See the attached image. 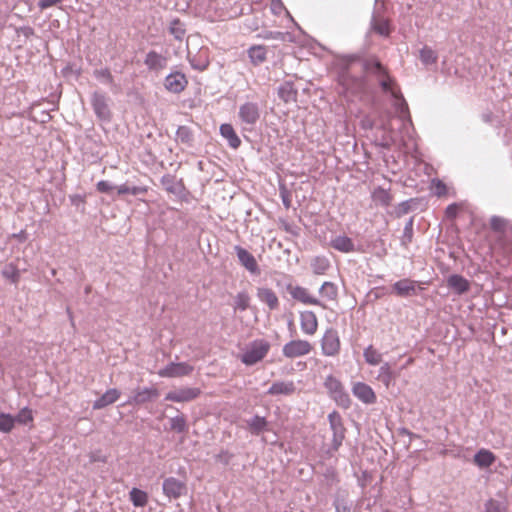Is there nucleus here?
Returning a JSON list of instances; mask_svg holds the SVG:
<instances>
[{"mask_svg":"<svg viewBox=\"0 0 512 512\" xmlns=\"http://www.w3.org/2000/svg\"><path fill=\"white\" fill-rule=\"evenodd\" d=\"M410 201H403L400 204H398L395 208V215L396 217H402L403 215L407 214L410 211Z\"/></svg>","mask_w":512,"mask_h":512,"instance_id":"obj_56","label":"nucleus"},{"mask_svg":"<svg viewBox=\"0 0 512 512\" xmlns=\"http://www.w3.org/2000/svg\"><path fill=\"white\" fill-rule=\"evenodd\" d=\"M330 267V262L326 257L317 256L311 261V269L316 275H323Z\"/></svg>","mask_w":512,"mask_h":512,"instance_id":"obj_38","label":"nucleus"},{"mask_svg":"<svg viewBox=\"0 0 512 512\" xmlns=\"http://www.w3.org/2000/svg\"><path fill=\"white\" fill-rule=\"evenodd\" d=\"M249 431L253 435H259L267 430L268 422L265 417L255 415L246 421Z\"/></svg>","mask_w":512,"mask_h":512,"instance_id":"obj_32","label":"nucleus"},{"mask_svg":"<svg viewBox=\"0 0 512 512\" xmlns=\"http://www.w3.org/2000/svg\"><path fill=\"white\" fill-rule=\"evenodd\" d=\"M129 497L135 507H144L148 502L147 493L138 488H132L129 492Z\"/></svg>","mask_w":512,"mask_h":512,"instance_id":"obj_39","label":"nucleus"},{"mask_svg":"<svg viewBox=\"0 0 512 512\" xmlns=\"http://www.w3.org/2000/svg\"><path fill=\"white\" fill-rule=\"evenodd\" d=\"M494 461L495 455L487 449H480L474 456V463L480 468H488Z\"/></svg>","mask_w":512,"mask_h":512,"instance_id":"obj_33","label":"nucleus"},{"mask_svg":"<svg viewBox=\"0 0 512 512\" xmlns=\"http://www.w3.org/2000/svg\"><path fill=\"white\" fill-rule=\"evenodd\" d=\"M170 427L177 433H183L187 430L186 419L183 415H178L170 419Z\"/></svg>","mask_w":512,"mask_h":512,"instance_id":"obj_46","label":"nucleus"},{"mask_svg":"<svg viewBox=\"0 0 512 512\" xmlns=\"http://www.w3.org/2000/svg\"><path fill=\"white\" fill-rule=\"evenodd\" d=\"M324 386L339 406L343 408H348L350 406V397L344 390L342 383L337 378L332 375L327 376Z\"/></svg>","mask_w":512,"mask_h":512,"instance_id":"obj_3","label":"nucleus"},{"mask_svg":"<svg viewBox=\"0 0 512 512\" xmlns=\"http://www.w3.org/2000/svg\"><path fill=\"white\" fill-rule=\"evenodd\" d=\"M231 458H232V455L228 451H224V450L221 451L216 456L217 461L222 462L225 465L229 464Z\"/></svg>","mask_w":512,"mask_h":512,"instance_id":"obj_59","label":"nucleus"},{"mask_svg":"<svg viewBox=\"0 0 512 512\" xmlns=\"http://www.w3.org/2000/svg\"><path fill=\"white\" fill-rule=\"evenodd\" d=\"M321 352L326 357H335L340 353L341 341L339 333L334 328L325 330L321 340Z\"/></svg>","mask_w":512,"mask_h":512,"instance_id":"obj_4","label":"nucleus"},{"mask_svg":"<svg viewBox=\"0 0 512 512\" xmlns=\"http://www.w3.org/2000/svg\"><path fill=\"white\" fill-rule=\"evenodd\" d=\"M328 421L330 424V429L332 431V444L330 451L336 452L338 451V449L343 443V440L345 439L346 429L343 425L341 415L336 411H333L328 415Z\"/></svg>","mask_w":512,"mask_h":512,"instance_id":"obj_5","label":"nucleus"},{"mask_svg":"<svg viewBox=\"0 0 512 512\" xmlns=\"http://www.w3.org/2000/svg\"><path fill=\"white\" fill-rule=\"evenodd\" d=\"M188 80L184 73L174 71L169 73L164 79V87L167 91L174 94L181 93L187 86Z\"/></svg>","mask_w":512,"mask_h":512,"instance_id":"obj_13","label":"nucleus"},{"mask_svg":"<svg viewBox=\"0 0 512 512\" xmlns=\"http://www.w3.org/2000/svg\"><path fill=\"white\" fill-rule=\"evenodd\" d=\"M339 85L342 86L343 92L357 94L364 88V82L361 77L353 76L348 70H343L338 77Z\"/></svg>","mask_w":512,"mask_h":512,"instance_id":"obj_9","label":"nucleus"},{"mask_svg":"<svg viewBox=\"0 0 512 512\" xmlns=\"http://www.w3.org/2000/svg\"><path fill=\"white\" fill-rule=\"evenodd\" d=\"M331 246L342 253L355 251V245L351 238L346 235H338L331 240Z\"/></svg>","mask_w":512,"mask_h":512,"instance_id":"obj_27","label":"nucleus"},{"mask_svg":"<svg viewBox=\"0 0 512 512\" xmlns=\"http://www.w3.org/2000/svg\"><path fill=\"white\" fill-rule=\"evenodd\" d=\"M371 198L376 205L383 207H388L393 201L390 191L380 186L372 191Z\"/></svg>","mask_w":512,"mask_h":512,"instance_id":"obj_29","label":"nucleus"},{"mask_svg":"<svg viewBox=\"0 0 512 512\" xmlns=\"http://www.w3.org/2000/svg\"><path fill=\"white\" fill-rule=\"evenodd\" d=\"M177 139L183 143H189L192 141V133L186 126H180L176 132Z\"/></svg>","mask_w":512,"mask_h":512,"instance_id":"obj_53","label":"nucleus"},{"mask_svg":"<svg viewBox=\"0 0 512 512\" xmlns=\"http://www.w3.org/2000/svg\"><path fill=\"white\" fill-rule=\"evenodd\" d=\"M447 285L458 295H462L470 289L469 281L459 274L450 275L447 279Z\"/></svg>","mask_w":512,"mask_h":512,"instance_id":"obj_25","label":"nucleus"},{"mask_svg":"<svg viewBox=\"0 0 512 512\" xmlns=\"http://www.w3.org/2000/svg\"><path fill=\"white\" fill-rule=\"evenodd\" d=\"M168 59L166 56L151 50L146 54L144 64L150 71L159 72L167 67Z\"/></svg>","mask_w":512,"mask_h":512,"instance_id":"obj_19","label":"nucleus"},{"mask_svg":"<svg viewBox=\"0 0 512 512\" xmlns=\"http://www.w3.org/2000/svg\"><path fill=\"white\" fill-rule=\"evenodd\" d=\"M288 289L294 300L305 305H315L326 308V305L321 300L311 295L307 288L302 286H291Z\"/></svg>","mask_w":512,"mask_h":512,"instance_id":"obj_15","label":"nucleus"},{"mask_svg":"<svg viewBox=\"0 0 512 512\" xmlns=\"http://www.w3.org/2000/svg\"><path fill=\"white\" fill-rule=\"evenodd\" d=\"M16 32L19 35H23L25 38H29L34 34L33 28L29 26H22L16 29Z\"/></svg>","mask_w":512,"mask_h":512,"instance_id":"obj_60","label":"nucleus"},{"mask_svg":"<svg viewBox=\"0 0 512 512\" xmlns=\"http://www.w3.org/2000/svg\"><path fill=\"white\" fill-rule=\"evenodd\" d=\"M189 63L191 67L198 71H204L209 66L208 56L204 52H200L195 56H188Z\"/></svg>","mask_w":512,"mask_h":512,"instance_id":"obj_37","label":"nucleus"},{"mask_svg":"<svg viewBox=\"0 0 512 512\" xmlns=\"http://www.w3.org/2000/svg\"><path fill=\"white\" fill-rule=\"evenodd\" d=\"M270 343L264 339H256L249 343L240 359L245 365L251 366L261 361L269 352Z\"/></svg>","mask_w":512,"mask_h":512,"instance_id":"obj_2","label":"nucleus"},{"mask_svg":"<svg viewBox=\"0 0 512 512\" xmlns=\"http://www.w3.org/2000/svg\"><path fill=\"white\" fill-rule=\"evenodd\" d=\"M2 276L13 284H17L20 280V271L13 263H9L3 268Z\"/></svg>","mask_w":512,"mask_h":512,"instance_id":"obj_43","label":"nucleus"},{"mask_svg":"<svg viewBox=\"0 0 512 512\" xmlns=\"http://www.w3.org/2000/svg\"><path fill=\"white\" fill-rule=\"evenodd\" d=\"M96 188L101 193H109L114 189V185L106 180H101L97 183Z\"/></svg>","mask_w":512,"mask_h":512,"instance_id":"obj_57","label":"nucleus"},{"mask_svg":"<svg viewBox=\"0 0 512 512\" xmlns=\"http://www.w3.org/2000/svg\"><path fill=\"white\" fill-rule=\"evenodd\" d=\"M15 426L14 416L8 413H0V432L10 433Z\"/></svg>","mask_w":512,"mask_h":512,"instance_id":"obj_45","label":"nucleus"},{"mask_svg":"<svg viewBox=\"0 0 512 512\" xmlns=\"http://www.w3.org/2000/svg\"><path fill=\"white\" fill-rule=\"evenodd\" d=\"M280 197L282 199V203L286 209L291 206V198L288 190L285 187H280Z\"/></svg>","mask_w":512,"mask_h":512,"instance_id":"obj_58","label":"nucleus"},{"mask_svg":"<svg viewBox=\"0 0 512 512\" xmlns=\"http://www.w3.org/2000/svg\"><path fill=\"white\" fill-rule=\"evenodd\" d=\"M365 361L370 365H378L382 360V355L372 345H369L363 352Z\"/></svg>","mask_w":512,"mask_h":512,"instance_id":"obj_44","label":"nucleus"},{"mask_svg":"<svg viewBox=\"0 0 512 512\" xmlns=\"http://www.w3.org/2000/svg\"><path fill=\"white\" fill-rule=\"evenodd\" d=\"M352 392L356 398L365 404H372L376 401V395L373 389L363 382H356L352 387Z\"/></svg>","mask_w":512,"mask_h":512,"instance_id":"obj_20","label":"nucleus"},{"mask_svg":"<svg viewBox=\"0 0 512 512\" xmlns=\"http://www.w3.org/2000/svg\"><path fill=\"white\" fill-rule=\"evenodd\" d=\"M419 58L424 65H431L436 63L438 56L432 48L424 46L419 52Z\"/></svg>","mask_w":512,"mask_h":512,"instance_id":"obj_41","label":"nucleus"},{"mask_svg":"<svg viewBox=\"0 0 512 512\" xmlns=\"http://www.w3.org/2000/svg\"><path fill=\"white\" fill-rule=\"evenodd\" d=\"M194 368L187 362H170L160 369L157 374L162 378H178L188 376Z\"/></svg>","mask_w":512,"mask_h":512,"instance_id":"obj_8","label":"nucleus"},{"mask_svg":"<svg viewBox=\"0 0 512 512\" xmlns=\"http://www.w3.org/2000/svg\"><path fill=\"white\" fill-rule=\"evenodd\" d=\"M383 130L380 145L384 148H390L393 144L399 141L398 134L394 131L391 125V114L387 115V119L383 120L379 126Z\"/></svg>","mask_w":512,"mask_h":512,"instance_id":"obj_18","label":"nucleus"},{"mask_svg":"<svg viewBox=\"0 0 512 512\" xmlns=\"http://www.w3.org/2000/svg\"><path fill=\"white\" fill-rule=\"evenodd\" d=\"M457 212H458V206H457V204H450V205L446 208V215H447V217H449V218H454V217H456Z\"/></svg>","mask_w":512,"mask_h":512,"instance_id":"obj_62","label":"nucleus"},{"mask_svg":"<svg viewBox=\"0 0 512 512\" xmlns=\"http://www.w3.org/2000/svg\"><path fill=\"white\" fill-rule=\"evenodd\" d=\"M201 394V390L195 387H182L170 391L166 394L165 400L176 403L189 402L196 399Z\"/></svg>","mask_w":512,"mask_h":512,"instance_id":"obj_14","label":"nucleus"},{"mask_svg":"<svg viewBox=\"0 0 512 512\" xmlns=\"http://www.w3.org/2000/svg\"><path fill=\"white\" fill-rule=\"evenodd\" d=\"M159 396V391L155 387L136 388L133 394L129 397L126 404L128 405H142L153 401Z\"/></svg>","mask_w":512,"mask_h":512,"instance_id":"obj_11","label":"nucleus"},{"mask_svg":"<svg viewBox=\"0 0 512 512\" xmlns=\"http://www.w3.org/2000/svg\"><path fill=\"white\" fill-rule=\"evenodd\" d=\"M251 297L247 291L243 290L236 294L233 302L234 311H245L250 306Z\"/></svg>","mask_w":512,"mask_h":512,"instance_id":"obj_34","label":"nucleus"},{"mask_svg":"<svg viewBox=\"0 0 512 512\" xmlns=\"http://www.w3.org/2000/svg\"><path fill=\"white\" fill-rule=\"evenodd\" d=\"M301 331L309 336L314 335L318 329L317 316L313 311L305 310L299 314Z\"/></svg>","mask_w":512,"mask_h":512,"instance_id":"obj_17","label":"nucleus"},{"mask_svg":"<svg viewBox=\"0 0 512 512\" xmlns=\"http://www.w3.org/2000/svg\"><path fill=\"white\" fill-rule=\"evenodd\" d=\"M378 380L381 381L387 388L390 386V384L392 383L393 381V372L391 370V367L389 365V363H384L380 369H379V373H378Z\"/></svg>","mask_w":512,"mask_h":512,"instance_id":"obj_42","label":"nucleus"},{"mask_svg":"<svg viewBox=\"0 0 512 512\" xmlns=\"http://www.w3.org/2000/svg\"><path fill=\"white\" fill-rule=\"evenodd\" d=\"M508 221L500 216H492L490 218V227L496 232H503L507 226Z\"/></svg>","mask_w":512,"mask_h":512,"instance_id":"obj_49","label":"nucleus"},{"mask_svg":"<svg viewBox=\"0 0 512 512\" xmlns=\"http://www.w3.org/2000/svg\"><path fill=\"white\" fill-rule=\"evenodd\" d=\"M238 117L251 130L260 119L259 105L255 102L243 103L239 107Z\"/></svg>","mask_w":512,"mask_h":512,"instance_id":"obj_6","label":"nucleus"},{"mask_svg":"<svg viewBox=\"0 0 512 512\" xmlns=\"http://www.w3.org/2000/svg\"><path fill=\"white\" fill-rule=\"evenodd\" d=\"M248 57L253 65L258 66L266 60V49L264 46H252L248 50Z\"/></svg>","mask_w":512,"mask_h":512,"instance_id":"obj_35","label":"nucleus"},{"mask_svg":"<svg viewBox=\"0 0 512 512\" xmlns=\"http://www.w3.org/2000/svg\"><path fill=\"white\" fill-rule=\"evenodd\" d=\"M319 294L329 301H335L338 296V288L333 282L325 281L319 289Z\"/></svg>","mask_w":512,"mask_h":512,"instance_id":"obj_36","label":"nucleus"},{"mask_svg":"<svg viewBox=\"0 0 512 512\" xmlns=\"http://www.w3.org/2000/svg\"><path fill=\"white\" fill-rule=\"evenodd\" d=\"M432 184H433V192L435 195L440 197V196H443L446 194L447 188H446V185L442 181L433 180Z\"/></svg>","mask_w":512,"mask_h":512,"instance_id":"obj_55","label":"nucleus"},{"mask_svg":"<svg viewBox=\"0 0 512 512\" xmlns=\"http://www.w3.org/2000/svg\"><path fill=\"white\" fill-rule=\"evenodd\" d=\"M296 391V385L293 381H276L267 390L268 395L289 396Z\"/></svg>","mask_w":512,"mask_h":512,"instance_id":"obj_24","label":"nucleus"},{"mask_svg":"<svg viewBox=\"0 0 512 512\" xmlns=\"http://www.w3.org/2000/svg\"><path fill=\"white\" fill-rule=\"evenodd\" d=\"M416 284V281L406 278L395 282L392 288L397 296L408 297L416 294Z\"/></svg>","mask_w":512,"mask_h":512,"instance_id":"obj_23","label":"nucleus"},{"mask_svg":"<svg viewBox=\"0 0 512 512\" xmlns=\"http://www.w3.org/2000/svg\"><path fill=\"white\" fill-rule=\"evenodd\" d=\"M162 490L169 499H178L186 493L187 487L183 481L175 477H168L163 481Z\"/></svg>","mask_w":512,"mask_h":512,"instance_id":"obj_12","label":"nucleus"},{"mask_svg":"<svg viewBox=\"0 0 512 512\" xmlns=\"http://www.w3.org/2000/svg\"><path fill=\"white\" fill-rule=\"evenodd\" d=\"M298 92L291 81H285L278 87V97L285 103L296 102Z\"/></svg>","mask_w":512,"mask_h":512,"instance_id":"obj_28","label":"nucleus"},{"mask_svg":"<svg viewBox=\"0 0 512 512\" xmlns=\"http://www.w3.org/2000/svg\"><path fill=\"white\" fill-rule=\"evenodd\" d=\"M91 105L97 118L105 122L110 121L111 111L108 105V98L105 94L94 92L91 98Z\"/></svg>","mask_w":512,"mask_h":512,"instance_id":"obj_10","label":"nucleus"},{"mask_svg":"<svg viewBox=\"0 0 512 512\" xmlns=\"http://www.w3.org/2000/svg\"><path fill=\"white\" fill-rule=\"evenodd\" d=\"M220 134L223 138H225L228 142V145L237 149L241 145V140L236 134L233 126L231 124L225 123L220 126Z\"/></svg>","mask_w":512,"mask_h":512,"instance_id":"obj_30","label":"nucleus"},{"mask_svg":"<svg viewBox=\"0 0 512 512\" xmlns=\"http://www.w3.org/2000/svg\"><path fill=\"white\" fill-rule=\"evenodd\" d=\"M335 512H351L352 504L344 498H336L333 502Z\"/></svg>","mask_w":512,"mask_h":512,"instance_id":"obj_52","label":"nucleus"},{"mask_svg":"<svg viewBox=\"0 0 512 512\" xmlns=\"http://www.w3.org/2000/svg\"><path fill=\"white\" fill-rule=\"evenodd\" d=\"M169 32L176 40L182 41L186 34L184 23H182L179 19H173L169 25Z\"/></svg>","mask_w":512,"mask_h":512,"instance_id":"obj_40","label":"nucleus"},{"mask_svg":"<svg viewBox=\"0 0 512 512\" xmlns=\"http://www.w3.org/2000/svg\"><path fill=\"white\" fill-rule=\"evenodd\" d=\"M505 509L504 503L494 499H489L485 503V512H504Z\"/></svg>","mask_w":512,"mask_h":512,"instance_id":"obj_51","label":"nucleus"},{"mask_svg":"<svg viewBox=\"0 0 512 512\" xmlns=\"http://www.w3.org/2000/svg\"><path fill=\"white\" fill-rule=\"evenodd\" d=\"M117 192L119 195L130 194V186L127 184H122L118 186Z\"/></svg>","mask_w":512,"mask_h":512,"instance_id":"obj_64","label":"nucleus"},{"mask_svg":"<svg viewBox=\"0 0 512 512\" xmlns=\"http://www.w3.org/2000/svg\"><path fill=\"white\" fill-rule=\"evenodd\" d=\"M93 75L101 83L109 85L113 83V76L108 68L96 69Z\"/></svg>","mask_w":512,"mask_h":512,"instance_id":"obj_47","label":"nucleus"},{"mask_svg":"<svg viewBox=\"0 0 512 512\" xmlns=\"http://www.w3.org/2000/svg\"><path fill=\"white\" fill-rule=\"evenodd\" d=\"M311 350L312 345L309 341L296 339L287 342L282 348V353L286 358L293 359L308 355Z\"/></svg>","mask_w":512,"mask_h":512,"instance_id":"obj_7","label":"nucleus"},{"mask_svg":"<svg viewBox=\"0 0 512 512\" xmlns=\"http://www.w3.org/2000/svg\"><path fill=\"white\" fill-rule=\"evenodd\" d=\"M15 423L27 424L33 420L32 411L25 407L19 411V413L14 416Z\"/></svg>","mask_w":512,"mask_h":512,"instance_id":"obj_50","label":"nucleus"},{"mask_svg":"<svg viewBox=\"0 0 512 512\" xmlns=\"http://www.w3.org/2000/svg\"><path fill=\"white\" fill-rule=\"evenodd\" d=\"M120 397V391L116 388L108 389L100 398L94 401L93 409L99 410L115 403Z\"/></svg>","mask_w":512,"mask_h":512,"instance_id":"obj_26","label":"nucleus"},{"mask_svg":"<svg viewBox=\"0 0 512 512\" xmlns=\"http://www.w3.org/2000/svg\"><path fill=\"white\" fill-rule=\"evenodd\" d=\"M413 218L411 217L407 223L405 224V227L403 229V235H402V238H401V243L403 245H408L411 241H412V237H413Z\"/></svg>","mask_w":512,"mask_h":512,"instance_id":"obj_48","label":"nucleus"},{"mask_svg":"<svg viewBox=\"0 0 512 512\" xmlns=\"http://www.w3.org/2000/svg\"><path fill=\"white\" fill-rule=\"evenodd\" d=\"M365 67L367 71L376 78L382 91L385 94L390 95L394 100L393 106L398 114L399 120L402 123V128L404 130L408 129L410 126H412L408 105L395 81L389 76L385 67L377 60L367 62Z\"/></svg>","mask_w":512,"mask_h":512,"instance_id":"obj_1","label":"nucleus"},{"mask_svg":"<svg viewBox=\"0 0 512 512\" xmlns=\"http://www.w3.org/2000/svg\"><path fill=\"white\" fill-rule=\"evenodd\" d=\"M371 29L383 37H388L391 33L389 21L385 18L373 16L371 19Z\"/></svg>","mask_w":512,"mask_h":512,"instance_id":"obj_31","label":"nucleus"},{"mask_svg":"<svg viewBox=\"0 0 512 512\" xmlns=\"http://www.w3.org/2000/svg\"><path fill=\"white\" fill-rule=\"evenodd\" d=\"M495 253L502 256L503 260L508 264L512 260V238L500 236L495 242Z\"/></svg>","mask_w":512,"mask_h":512,"instance_id":"obj_21","label":"nucleus"},{"mask_svg":"<svg viewBox=\"0 0 512 512\" xmlns=\"http://www.w3.org/2000/svg\"><path fill=\"white\" fill-rule=\"evenodd\" d=\"M161 183L165 186L166 190L172 193L176 192L175 178L172 175H164Z\"/></svg>","mask_w":512,"mask_h":512,"instance_id":"obj_54","label":"nucleus"},{"mask_svg":"<svg viewBox=\"0 0 512 512\" xmlns=\"http://www.w3.org/2000/svg\"><path fill=\"white\" fill-rule=\"evenodd\" d=\"M147 192V188L144 186H133L130 187V194L131 195H139V194H145Z\"/></svg>","mask_w":512,"mask_h":512,"instance_id":"obj_63","label":"nucleus"},{"mask_svg":"<svg viewBox=\"0 0 512 512\" xmlns=\"http://www.w3.org/2000/svg\"><path fill=\"white\" fill-rule=\"evenodd\" d=\"M256 296L260 302L268 306L269 310L273 311L279 308V299L271 288H257Z\"/></svg>","mask_w":512,"mask_h":512,"instance_id":"obj_22","label":"nucleus"},{"mask_svg":"<svg viewBox=\"0 0 512 512\" xmlns=\"http://www.w3.org/2000/svg\"><path fill=\"white\" fill-rule=\"evenodd\" d=\"M234 250L240 264L244 266L248 272L255 275L260 273L255 257L248 250L241 246H235Z\"/></svg>","mask_w":512,"mask_h":512,"instance_id":"obj_16","label":"nucleus"},{"mask_svg":"<svg viewBox=\"0 0 512 512\" xmlns=\"http://www.w3.org/2000/svg\"><path fill=\"white\" fill-rule=\"evenodd\" d=\"M60 2H62V0H40L38 2V6L40 7V9L44 10V9L50 8L54 5H57Z\"/></svg>","mask_w":512,"mask_h":512,"instance_id":"obj_61","label":"nucleus"}]
</instances>
